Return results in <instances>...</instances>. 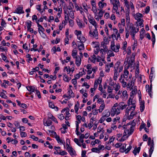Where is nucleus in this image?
<instances>
[{
	"label": "nucleus",
	"instance_id": "1",
	"mask_svg": "<svg viewBox=\"0 0 157 157\" xmlns=\"http://www.w3.org/2000/svg\"><path fill=\"white\" fill-rule=\"evenodd\" d=\"M135 124L132 123V124H130L129 123L127 125H124L122 127L120 125L119 127H122L123 129H125L123 135L121 138L119 140L120 141H123L128 138V137L131 135L134 130V126Z\"/></svg>",
	"mask_w": 157,
	"mask_h": 157
},
{
	"label": "nucleus",
	"instance_id": "18",
	"mask_svg": "<svg viewBox=\"0 0 157 157\" xmlns=\"http://www.w3.org/2000/svg\"><path fill=\"white\" fill-rule=\"evenodd\" d=\"M52 121L48 119L47 120L45 118L43 120V124L44 126H49L52 125Z\"/></svg>",
	"mask_w": 157,
	"mask_h": 157
},
{
	"label": "nucleus",
	"instance_id": "8",
	"mask_svg": "<svg viewBox=\"0 0 157 157\" xmlns=\"http://www.w3.org/2000/svg\"><path fill=\"white\" fill-rule=\"evenodd\" d=\"M111 49L112 51L114 52H117L119 51V49L120 48V45L119 44L115 45L114 41H112L111 42Z\"/></svg>",
	"mask_w": 157,
	"mask_h": 157
},
{
	"label": "nucleus",
	"instance_id": "39",
	"mask_svg": "<svg viewBox=\"0 0 157 157\" xmlns=\"http://www.w3.org/2000/svg\"><path fill=\"white\" fill-rule=\"evenodd\" d=\"M113 88H114V90L116 91H118L121 88V86L118 83H116L115 84V86H113Z\"/></svg>",
	"mask_w": 157,
	"mask_h": 157
},
{
	"label": "nucleus",
	"instance_id": "43",
	"mask_svg": "<svg viewBox=\"0 0 157 157\" xmlns=\"http://www.w3.org/2000/svg\"><path fill=\"white\" fill-rule=\"evenodd\" d=\"M77 52L76 50H73L72 51V56L73 58L74 59L77 57V56H77Z\"/></svg>",
	"mask_w": 157,
	"mask_h": 157
},
{
	"label": "nucleus",
	"instance_id": "14",
	"mask_svg": "<svg viewBox=\"0 0 157 157\" xmlns=\"http://www.w3.org/2000/svg\"><path fill=\"white\" fill-rule=\"evenodd\" d=\"M127 105L123 101H121L119 104L117 103V106L121 110L125 109L127 106Z\"/></svg>",
	"mask_w": 157,
	"mask_h": 157
},
{
	"label": "nucleus",
	"instance_id": "47",
	"mask_svg": "<svg viewBox=\"0 0 157 157\" xmlns=\"http://www.w3.org/2000/svg\"><path fill=\"white\" fill-rule=\"evenodd\" d=\"M108 56L109 57H113L114 56V54L113 52L111 50L108 51Z\"/></svg>",
	"mask_w": 157,
	"mask_h": 157
},
{
	"label": "nucleus",
	"instance_id": "17",
	"mask_svg": "<svg viewBox=\"0 0 157 157\" xmlns=\"http://www.w3.org/2000/svg\"><path fill=\"white\" fill-rule=\"evenodd\" d=\"M48 131L49 132L51 133L52 134H54L55 135H56L55 138L58 143H63V141L60 139L59 137L57 135L56 133L55 132L51 130H49Z\"/></svg>",
	"mask_w": 157,
	"mask_h": 157
},
{
	"label": "nucleus",
	"instance_id": "22",
	"mask_svg": "<svg viewBox=\"0 0 157 157\" xmlns=\"http://www.w3.org/2000/svg\"><path fill=\"white\" fill-rule=\"evenodd\" d=\"M134 17L137 20V21L141 20V17L143 16V15L140 13H137L136 14H134Z\"/></svg>",
	"mask_w": 157,
	"mask_h": 157
},
{
	"label": "nucleus",
	"instance_id": "50",
	"mask_svg": "<svg viewBox=\"0 0 157 157\" xmlns=\"http://www.w3.org/2000/svg\"><path fill=\"white\" fill-rule=\"evenodd\" d=\"M78 48L80 51L84 50V47L83 44L81 43V44H78Z\"/></svg>",
	"mask_w": 157,
	"mask_h": 157
},
{
	"label": "nucleus",
	"instance_id": "63",
	"mask_svg": "<svg viewBox=\"0 0 157 157\" xmlns=\"http://www.w3.org/2000/svg\"><path fill=\"white\" fill-rule=\"evenodd\" d=\"M101 131H102L103 133V132L104 131V130H103V128H101V127L99 126L98 128H97V132L98 133H100Z\"/></svg>",
	"mask_w": 157,
	"mask_h": 157
},
{
	"label": "nucleus",
	"instance_id": "59",
	"mask_svg": "<svg viewBox=\"0 0 157 157\" xmlns=\"http://www.w3.org/2000/svg\"><path fill=\"white\" fill-rule=\"evenodd\" d=\"M116 83L114 82L113 81L111 78L109 79V84L110 86H113Z\"/></svg>",
	"mask_w": 157,
	"mask_h": 157
},
{
	"label": "nucleus",
	"instance_id": "30",
	"mask_svg": "<svg viewBox=\"0 0 157 157\" xmlns=\"http://www.w3.org/2000/svg\"><path fill=\"white\" fill-rule=\"evenodd\" d=\"M128 106H130L131 105H136L135 103L132 101V99L131 98H129L128 101Z\"/></svg>",
	"mask_w": 157,
	"mask_h": 157
},
{
	"label": "nucleus",
	"instance_id": "36",
	"mask_svg": "<svg viewBox=\"0 0 157 157\" xmlns=\"http://www.w3.org/2000/svg\"><path fill=\"white\" fill-rule=\"evenodd\" d=\"M73 10H71L69 12L68 11V15L71 18L74 19L75 18L74 12Z\"/></svg>",
	"mask_w": 157,
	"mask_h": 157
},
{
	"label": "nucleus",
	"instance_id": "21",
	"mask_svg": "<svg viewBox=\"0 0 157 157\" xmlns=\"http://www.w3.org/2000/svg\"><path fill=\"white\" fill-rule=\"evenodd\" d=\"M23 8L21 7H17L15 10L14 13H16L18 14L23 13H24V11L23 10Z\"/></svg>",
	"mask_w": 157,
	"mask_h": 157
},
{
	"label": "nucleus",
	"instance_id": "41",
	"mask_svg": "<svg viewBox=\"0 0 157 157\" xmlns=\"http://www.w3.org/2000/svg\"><path fill=\"white\" fill-rule=\"evenodd\" d=\"M38 30L39 33L40 34V32H41L43 34V32L44 31V29L43 28V26L41 25H40L38 26Z\"/></svg>",
	"mask_w": 157,
	"mask_h": 157
},
{
	"label": "nucleus",
	"instance_id": "35",
	"mask_svg": "<svg viewBox=\"0 0 157 157\" xmlns=\"http://www.w3.org/2000/svg\"><path fill=\"white\" fill-rule=\"evenodd\" d=\"M107 44L103 42L101 43V47H102L103 49H105V52H107L108 51V47L106 45Z\"/></svg>",
	"mask_w": 157,
	"mask_h": 157
},
{
	"label": "nucleus",
	"instance_id": "25",
	"mask_svg": "<svg viewBox=\"0 0 157 157\" xmlns=\"http://www.w3.org/2000/svg\"><path fill=\"white\" fill-rule=\"evenodd\" d=\"M105 107V105L104 103H103L100 106L99 109H98V111L99 113H101L104 110Z\"/></svg>",
	"mask_w": 157,
	"mask_h": 157
},
{
	"label": "nucleus",
	"instance_id": "32",
	"mask_svg": "<svg viewBox=\"0 0 157 157\" xmlns=\"http://www.w3.org/2000/svg\"><path fill=\"white\" fill-rule=\"evenodd\" d=\"M129 6L130 8H131V10L132 11V13L133 14H134L135 12V8L133 4L131 2H130L129 4Z\"/></svg>",
	"mask_w": 157,
	"mask_h": 157
},
{
	"label": "nucleus",
	"instance_id": "51",
	"mask_svg": "<svg viewBox=\"0 0 157 157\" xmlns=\"http://www.w3.org/2000/svg\"><path fill=\"white\" fill-rule=\"evenodd\" d=\"M137 22L138 23V25H139L141 27H143L144 26V24H143V22L144 21V20L143 19L140 20H138L137 21Z\"/></svg>",
	"mask_w": 157,
	"mask_h": 157
},
{
	"label": "nucleus",
	"instance_id": "27",
	"mask_svg": "<svg viewBox=\"0 0 157 157\" xmlns=\"http://www.w3.org/2000/svg\"><path fill=\"white\" fill-rule=\"evenodd\" d=\"M68 93V95L67 97V98L70 99L71 97H74V94L71 89L69 90Z\"/></svg>",
	"mask_w": 157,
	"mask_h": 157
},
{
	"label": "nucleus",
	"instance_id": "4",
	"mask_svg": "<svg viewBox=\"0 0 157 157\" xmlns=\"http://www.w3.org/2000/svg\"><path fill=\"white\" fill-rule=\"evenodd\" d=\"M121 110L117 106V103L115 104L111 110V115L113 117L115 115H118L121 113Z\"/></svg>",
	"mask_w": 157,
	"mask_h": 157
},
{
	"label": "nucleus",
	"instance_id": "61",
	"mask_svg": "<svg viewBox=\"0 0 157 157\" xmlns=\"http://www.w3.org/2000/svg\"><path fill=\"white\" fill-rule=\"evenodd\" d=\"M75 34L77 35V37H78L79 36L81 35L82 32L80 31H78L77 30H76L75 31Z\"/></svg>",
	"mask_w": 157,
	"mask_h": 157
},
{
	"label": "nucleus",
	"instance_id": "38",
	"mask_svg": "<svg viewBox=\"0 0 157 157\" xmlns=\"http://www.w3.org/2000/svg\"><path fill=\"white\" fill-rule=\"evenodd\" d=\"M67 153L66 151H61L60 150H59V152H56V154H59L61 155H66L67 154Z\"/></svg>",
	"mask_w": 157,
	"mask_h": 157
},
{
	"label": "nucleus",
	"instance_id": "29",
	"mask_svg": "<svg viewBox=\"0 0 157 157\" xmlns=\"http://www.w3.org/2000/svg\"><path fill=\"white\" fill-rule=\"evenodd\" d=\"M71 79V77H68L66 74H64L63 75V80L66 82H69Z\"/></svg>",
	"mask_w": 157,
	"mask_h": 157
},
{
	"label": "nucleus",
	"instance_id": "34",
	"mask_svg": "<svg viewBox=\"0 0 157 157\" xmlns=\"http://www.w3.org/2000/svg\"><path fill=\"white\" fill-rule=\"evenodd\" d=\"M99 12L98 13V15L99 17H100V18L102 17L103 13H104L105 11V10H98Z\"/></svg>",
	"mask_w": 157,
	"mask_h": 157
},
{
	"label": "nucleus",
	"instance_id": "13",
	"mask_svg": "<svg viewBox=\"0 0 157 157\" xmlns=\"http://www.w3.org/2000/svg\"><path fill=\"white\" fill-rule=\"evenodd\" d=\"M128 95L126 90L123 91L120 96V98L123 101H125L128 98Z\"/></svg>",
	"mask_w": 157,
	"mask_h": 157
},
{
	"label": "nucleus",
	"instance_id": "45",
	"mask_svg": "<svg viewBox=\"0 0 157 157\" xmlns=\"http://www.w3.org/2000/svg\"><path fill=\"white\" fill-rule=\"evenodd\" d=\"M100 141L98 139L95 140L94 141H93L91 142L90 144L93 146H94L96 144H99Z\"/></svg>",
	"mask_w": 157,
	"mask_h": 157
},
{
	"label": "nucleus",
	"instance_id": "28",
	"mask_svg": "<svg viewBox=\"0 0 157 157\" xmlns=\"http://www.w3.org/2000/svg\"><path fill=\"white\" fill-rule=\"evenodd\" d=\"M96 56L94 55H93L89 58L88 61L89 62L94 63L95 61Z\"/></svg>",
	"mask_w": 157,
	"mask_h": 157
},
{
	"label": "nucleus",
	"instance_id": "53",
	"mask_svg": "<svg viewBox=\"0 0 157 157\" xmlns=\"http://www.w3.org/2000/svg\"><path fill=\"white\" fill-rule=\"evenodd\" d=\"M125 19L126 20V22L128 23H129L130 22V17L129 14L126 13L125 14Z\"/></svg>",
	"mask_w": 157,
	"mask_h": 157
},
{
	"label": "nucleus",
	"instance_id": "49",
	"mask_svg": "<svg viewBox=\"0 0 157 157\" xmlns=\"http://www.w3.org/2000/svg\"><path fill=\"white\" fill-rule=\"evenodd\" d=\"M27 88L29 91L31 92H33L35 90L34 87L32 86H29L27 87Z\"/></svg>",
	"mask_w": 157,
	"mask_h": 157
},
{
	"label": "nucleus",
	"instance_id": "57",
	"mask_svg": "<svg viewBox=\"0 0 157 157\" xmlns=\"http://www.w3.org/2000/svg\"><path fill=\"white\" fill-rule=\"evenodd\" d=\"M31 22L30 21H28L26 22L27 24V29L30 28L32 25Z\"/></svg>",
	"mask_w": 157,
	"mask_h": 157
},
{
	"label": "nucleus",
	"instance_id": "52",
	"mask_svg": "<svg viewBox=\"0 0 157 157\" xmlns=\"http://www.w3.org/2000/svg\"><path fill=\"white\" fill-rule=\"evenodd\" d=\"M151 33L152 34V39L151 40L153 42V45L155 43V35L154 34L153 32L152 31L151 32Z\"/></svg>",
	"mask_w": 157,
	"mask_h": 157
},
{
	"label": "nucleus",
	"instance_id": "64",
	"mask_svg": "<svg viewBox=\"0 0 157 157\" xmlns=\"http://www.w3.org/2000/svg\"><path fill=\"white\" fill-rule=\"evenodd\" d=\"M124 4L128 9H130L129 4V2L128 1H127L125 2H124Z\"/></svg>",
	"mask_w": 157,
	"mask_h": 157
},
{
	"label": "nucleus",
	"instance_id": "19",
	"mask_svg": "<svg viewBox=\"0 0 157 157\" xmlns=\"http://www.w3.org/2000/svg\"><path fill=\"white\" fill-rule=\"evenodd\" d=\"M88 21L90 24L94 26L95 29L97 28V24L93 18H89Z\"/></svg>",
	"mask_w": 157,
	"mask_h": 157
},
{
	"label": "nucleus",
	"instance_id": "31",
	"mask_svg": "<svg viewBox=\"0 0 157 157\" xmlns=\"http://www.w3.org/2000/svg\"><path fill=\"white\" fill-rule=\"evenodd\" d=\"M101 80H96L94 83V88L95 89H96L97 88L98 84H99L100 83H101Z\"/></svg>",
	"mask_w": 157,
	"mask_h": 157
},
{
	"label": "nucleus",
	"instance_id": "7",
	"mask_svg": "<svg viewBox=\"0 0 157 157\" xmlns=\"http://www.w3.org/2000/svg\"><path fill=\"white\" fill-rule=\"evenodd\" d=\"M111 114V112H110L108 109L105 110L102 113V117L100 120V122L102 123L103 121L105 120L106 117L110 116Z\"/></svg>",
	"mask_w": 157,
	"mask_h": 157
},
{
	"label": "nucleus",
	"instance_id": "55",
	"mask_svg": "<svg viewBox=\"0 0 157 157\" xmlns=\"http://www.w3.org/2000/svg\"><path fill=\"white\" fill-rule=\"evenodd\" d=\"M135 76L137 79L138 81L141 82L142 80V75H136Z\"/></svg>",
	"mask_w": 157,
	"mask_h": 157
},
{
	"label": "nucleus",
	"instance_id": "42",
	"mask_svg": "<svg viewBox=\"0 0 157 157\" xmlns=\"http://www.w3.org/2000/svg\"><path fill=\"white\" fill-rule=\"evenodd\" d=\"M151 86H152V84H151L150 85V88H149V86L148 85V88L146 90V91L147 92H148V94H149V95L151 97L152 96V95L151 94V93H152V91H151Z\"/></svg>",
	"mask_w": 157,
	"mask_h": 157
},
{
	"label": "nucleus",
	"instance_id": "62",
	"mask_svg": "<svg viewBox=\"0 0 157 157\" xmlns=\"http://www.w3.org/2000/svg\"><path fill=\"white\" fill-rule=\"evenodd\" d=\"M127 47V42L126 41H125L124 42L123 45L122 47L123 50H125Z\"/></svg>",
	"mask_w": 157,
	"mask_h": 157
},
{
	"label": "nucleus",
	"instance_id": "10",
	"mask_svg": "<svg viewBox=\"0 0 157 157\" xmlns=\"http://www.w3.org/2000/svg\"><path fill=\"white\" fill-rule=\"evenodd\" d=\"M113 6V11L115 12H117L118 9V6H120V3L118 0H114L112 2Z\"/></svg>",
	"mask_w": 157,
	"mask_h": 157
},
{
	"label": "nucleus",
	"instance_id": "23",
	"mask_svg": "<svg viewBox=\"0 0 157 157\" xmlns=\"http://www.w3.org/2000/svg\"><path fill=\"white\" fill-rule=\"evenodd\" d=\"M68 151L71 156H76V151L72 148H71L68 150Z\"/></svg>",
	"mask_w": 157,
	"mask_h": 157
},
{
	"label": "nucleus",
	"instance_id": "11",
	"mask_svg": "<svg viewBox=\"0 0 157 157\" xmlns=\"http://www.w3.org/2000/svg\"><path fill=\"white\" fill-rule=\"evenodd\" d=\"M126 144H125L122 146L120 149V151L121 152H125V153H127L131 150L132 148V146L131 145H129L127 149H126Z\"/></svg>",
	"mask_w": 157,
	"mask_h": 157
},
{
	"label": "nucleus",
	"instance_id": "40",
	"mask_svg": "<svg viewBox=\"0 0 157 157\" xmlns=\"http://www.w3.org/2000/svg\"><path fill=\"white\" fill-rule=\"evenodd\" d=\"M77 22L79 28H82L84 27L85 24H83L79 19L77 21Z\"/></svg>",
	"mask_w": 157,
	"mask_h": 157
},
{
	"label": "nucleus",
	"instance_id": "15",
	"mask_svg": "<svg viewBox=\"0 0 157 157\" xmlns=\"http://www.w3.org/2000/svg\"><path fill=\"white\" fill-rule=\"evenodd\" d=\"M89 35L91 37H93L97 39H98V37L97 28L95 29L93 32H92V34Z\"/></svg>",
	"mask_w": 157,
	"mask_h": 157
},
{
	"label": "nucleus",
	"instance_id": "44",
	"mask_svg": "<svg viewBox=\"0 0 157 157\" xmlns=\"http://www.w3.org/2000/svg\"><path fill=\"white\" fill-rule=\"evenodd\" d=\"M120 118L119 117H117L113 120V124H115L116 123L119 121Z\"/></svg>",
	"mask_w": 157,
	"mask_h": 157
},
{
	"label": "nucleus",
	"instance_id": "2",
	"mask_svg": "<svg viewBox=\"0 0 157 157\" xmlns=\"http://www.w3.org/2000/svg\"><path fill=\"white\" fill-rule=\"evenodd\" d=\"M139 27L137 26L136 28L133 26L132 24H131L129 27V29H125V37L128 38L129 35V31L130 33V35L132 36V38L133 40L135 39V36L136 33L139 31Z\"/></svg>",
	"mask_w": 157,
	"mask_h": 157
},
{
	"label": "nucleus",
	"instance_id": "46",
	"mask_svg": "<svg viewBox=\"0 0 157 157\" xmlns=\"http://www.w3.org/2000/svg\"><path fill=\"white\" fill-rule=\"evenodd\" d=\"M132 77V75L131 74H130L129 76H124L122 78L124 79H125L126 81H129L130 80Z\"/></svg>",
	"mask_w": 157,
	"mask_h": 157
},
{
	"label": "nucleus",
	"instance_id": "5",
	"mask_svg": "<svg viewBox=\"0 0 157 157\" xmlns=\"http://www.w3.org/2000/svg\"><path fill=\"white\" fill-rule=\"evenodd\" d=\"M150 146L149 150V157H151L154 149V143L153 140H151V137H149L147 143Z\"/></svg>",
	"mask_w": 157,
	"mask_h": 157
},
{
	"label": "nucleus",
	"instance_id": "16",
	"mask_svg": "<svg viewBox=\"0 0 157 157\" xmlns=\"http://www.w3.org/2000/svg\"><path fill=\"white\" fill-rule=\"evenodd\" d=\"M119 80L123 88H125L127 86V83L125 79H124L123 78H122V77H120Z\"/></svg>",
	"mask_w": 157,
	"mask_h": 157
},
{
	"label": "nucleus",
	"instance_id": "9",
	"mask_svg": "<svg viewBox=\"0 0 157 157\" xmlns=\"http://www.w3.org/2000/svg\"><path fill=\"white\" fill-rule=\"evenodd\" d=\"M135 56L134 54H132V56L131 57H128L125 59V62H126L128 63V67H130L132 66V63L134 61Z\"/></svg>",
	"mask_w": 157,
	"mask_h": 157
},
{
	"label": "nucleus",
	"instance_id": "56",
	"mask_svg": "<svg viewBox=\"0 0 157 157\" xmlns=\"http://www.w3.org/2000/svg\"><path fill=\"white\" fill-rule=\"evenodd\" d=\"M91 151L93 152H95L97 153H99L100 152L98 147H94L91 149Z\"/></svg>",
	"mask_w": 157,
	"mask_h": 157
},
{
	"label": "nucleus",
	"instance_id": "60",
	"mask_svg": "<svg viewBox=\"0 0 157 157\" xmlns=\"http://www.w3.org/2000/svg\"><path fill=\"white\" fill-rule=\"evenodd\" d=\"M92 10L94 14H97L98 10L97 6L92 7Z\"/></svg>",
	"mask_w": 157,
	"mask_h": 157
},
{
	"label": "nucleus",
	"instance_id": "6",
	"mask_svg": "<svg viewBox=\"0 0 157 157\" xmlns=\"http://www.w3.org/2000/svg\"><path fill=\"white\" fill-rule=\"evenodd\" d=\"M119 64L120 63L117 62L114 65V74L113 78L115 81L117 80L118 77L119 75V73L118 71Z\"/></svg>",
	"mask_w": 157,
	"mask_h": 157
},
{
	"label": "nucleus",
	"instance_id": "24",
	"mask_svg": "<svg viewBox=\"0 0 157 157\" xmlns=\"http://www.w3.org/2000/svg\"><path fill=\"white\" fill-rule=\"evenodd\" d=\"M98 6L99 8L98 10H103V8L106 6L107 4L106 3H102L101 2H99L98 3Z\"/></svg>",
	"mask_w": 157,
	"mask_h": 157
},
{
	"label": "nucleus",
	"instance_id": "12",
	"mask_svg": "<svg viewBox=\"0 0 157 157\" xmlns=\"http://www.w3.org/2000/svg\"><path fill=\"white\" fill-rule=\"evenodd\" d=\"M135 80V78H132L131 80L129 81V82L127 83L126 87L130 89L134 87L135 86L134 85Z\"/></svg>",
	"mask_w": 157,
	"mask_h": 157
},
{
	"label": "nucleus",
	"instance_id": "48",
	"mask_svg": "<svg viewBox=\"0 0 157 157\" xmlns=\"http://www.w3.org/2000/svg\"><path fill=\"white\" fill-rule=\"evenodd\" d=\"M79 105V103L78 102H77V104H75V112L77 114H78V109Z\"/></svg>",
	"mask_w": 157,
	"mask_h": 157
},
{
	"label": "nucleus",
	"instance_id": "37",
	"mask_svg": "<svg viewBox=\"0 0 157 157\" xmlns=\"http://www.w3.org/2000/svg\"><path fill=\"white\" fill-rule=\"evenodd\" d=\"M140 111L141 112H142L144 110L145 106H144V101H141L140 102Z\"/></svg>",
	"mask_w": 157,
	"mask_h": 157
},
{
	"label": "nucleus",
	"instance_id": "54",
	"mask_svg": "<svg viewBox=\"0 0 157 157\" xmlns=\"http://www.w3.org/2000/svg\"><path fill=\"white\" fill-rule=\"evenodd\" d=\"M125 20L124 19H121V23H119L118 24L119 25L123 26L124 27L125 25Z\"/></svg>",
	"mask_w": 157,
	"mask_h": 157
},
{
	"label": "nucleus",
	"instance_id": "26",
	"mask_svg": "<svg viewBox=\"0 0 157 157\" xmlns=\"http://www.w3.org/2000/svg\"><path fill=\"white\" fill-rule=\"evenodd\" d=\"M129 72L126 69H124V74H122L121 75L120 77H124V76H129Z\"/></svg>",
	"mask_w": 157,
	"mask_h": 157
},
{
	"label": "nucleus",
	"instance_id": "33",
	"mask_svg": "<svg viewBox=\"0 0 157 157\" xmlns=\"http://www.w3.org/2000/svg\"><path fill=\"white\" fill-rule=\"evenodd\" d=\"M130 90H132V93L133 95L136 94L137 92V87L135 86L134 87L130 89Z\"/></svg>",
	"mask_w": 157,
	"mask_h": 157
},
{
	"label": "nucleus",
	"instance_id": "3",
	"mask_svg": "<svg viewBox=\"0 0 157 157\" xmlns=\"http://www.w3.org/2000/svg\"><path fill=\"white\" fill-rule=\"evenodd\" d=\"M136 106L134 105L128 106L125 110V115L128 116V118L129 119H132L136 114L135 112H134Z\"/></svg>",
	"mask_w": 157,
	"mask_h": 157
},
{
	"label": "nucleus",
	"instance_id": "20",
	"mask_svg": "<svg viewBox=\"0 0 157 157\" xmlns=\"http://www.w3.org/2000/svg\"><path fill=\"white\" fill-rule=\"evenodd\" d=\"M81 58L79 56H77V57L75 58V64L78 67L80 66L81 64Z\"/></svg>",
	"mask_w": 157,
	"mask_h": 157
},
{
	"label": "nucleus",
	"instance_id": "58",
	"mask_svg": "<svg viewBox=\"0 0 157 157\" xmlns=\"http://www.w3.org/2000/svg\"><path fill=\"white\" fill-rule=\"evenodd\" d=\"M2 55V59L6 62H9V61L7 59V57L4 55L3 53L1 54Z\"/></svg>",
	"mask_w": 157,
	"mask_h": 157
}]
</instances>
